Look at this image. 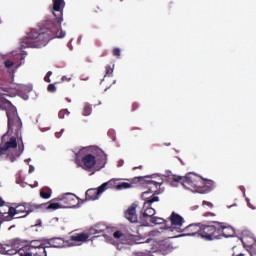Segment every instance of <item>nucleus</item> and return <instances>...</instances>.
<instances>
[{
	"label": "nucleus",
	"mask_w": 256,
	"mask_h": 256,
	"mask_svg": "<svg viewBox=\"0 0 256 256\" xmlns=\"http://www.w3.org/2000/svg\"><path fill=\"white\" fill-rule=\"evenodd\" d=\"M161 223H163V219L154 216L150 222H146V225H161Z\"/></svg>",
	"instance_id": "473e14b6"
},
{
	"label": "nucleus",
	"mask_w": 256,
	"mask_h": 256,
	"mask_svg": "<svg viewBox=\"0 0 256 256\" xmlns=\"http://www.w3.org/2000/svg\"><path fill=\"white\" fill-rule=\"evenodd\" d=\"M113 237H114V239H121V237H123V232L116 231L113 233Z\"/></svg>",
	"instance_id": "58836bf2"
},
{
	"label": "nucleus",
	"mask_w": 256,
	"mask_h": 256,
	"mask_svg": "<svg viewBox=\"0 0 256 256\" xmlns=\"http://www.w3.org/2000/svg\"><path fill=\"white\" fill-rule=\"evenodd\" d=\"M134 181H137V183H140L146 187L149 193H153L154 195H159V193H161V185H163V179L160 177L140 176L135 177Z\"/></svg>",
	"instance_id": "20e7f679"
},
{
	"label": "nucleus",
	"mask_w": 256,
	"mask_h": 256,
	"mask_svg": "<svg viewBox=\"0 0 256 256\" xmlns=\"http://www.w3.org/2000/svg\"><path fill=\"white\" fill-rule=\"evenodd\" d=\"M113 187H115V181L110 180V181H108L106 183H103L96 190L98 191L99 195H103V193H105V191H107V189H113Z\"/></svg>",
	"instance_id": "393cba45"
},
{
	"label": "nucleus",
	"mask_w": 256,
	"mask_h": 256,
	"mask_svg": "<svg viewBox=\"0 0 256 256\" xmlns=\"http://www.w3.org/2000/svg\"><path fill=\"white\" fill-rule=\"evenodd\" d=\"M13 219H17L15 217V210L11 206H0V222L4 223L7 221H13Z\"/></svg>",
	"instance_id": "9d476101"
},
{
	"label": "nucleus",
	"mask_w": 256,
	"mask_h": 256,
	"mask_svg": "<svg viewBox=\"0 0 256 256\" xmlns=\"http://www.w3.org/2000/svg\"><path fill=\"white\" fill-rule=\"evenodd\" d=\"M53 3V15L56 17L57 23L49 28L32 29L25 37L21 39V47L27 49V47L39 49L45 47L51 39H63L65 32L61 29V21H63V9H65V0H52Z\"/></svg>",
	"instance_id": "f257e3e1"
},
{
	"label": "nucleus",
	"mask_w": 256,
	"mask_h": 256,
	"mask_svg": "<svg viewBox=\"0 0 256 256\" xmlns=\"http://www.w3.org/2000/svg\"><path fill=\"white\" fill-rule=\"evenodd\" d=\"M154 216H155V209H153L149 205H146V207L144 205L142 210L140 211V221H144L145 223L149 221L150 223L151 219H153Z\"/></svg>",
	"instance_id": "9b49d317"
},
{
	"label": "nucleus",
	"mask_w": 256,
	"mask_h": 256,
	"mask_svg": "<svg viewBox=\"0 0 256 256\" xmlns=\"http://www.w3.org/2000/svg\"><path fill=\"white\" fill-rule=\"evenodd\" d=\"M200 237L206 241L221 238V222L214 221L210 225H201Z\"/></svg>",
	"instance_id": "39448f33"
},
{
	"label": "nucleus",
	"mask_w": 256,
	"mask_h": 256,
	"mask_svg": "<svg viewBox=\"0 0 256 256\" xmlns=\"http://www.w3.org/2000/svg\"><path fill=\"white\" fill-rule=\"evenodd\" d=\"M11 229H15V225H12L8 228L9 231H11Z\"/></svg>",
	"instance_id": "09e8293b"
},
{
	"label": "nucleus",
	"mask_w": 256,
	"mask_h": 256,
	"mask_svg": "<svg viewBox=\"0 0 256 256\" xmlns=\"http://www.w3.org/2000/svg\"><path fill=\"white\" fill-rule=\"evenodd\" d=\"M236 256H245V254H238V255H236Z\"/></svg>",
	"instance_id": "603ef678"
},
{
	"label": "nucleus",
	"mask_w": 256,
	"mask_h": 256,
	"mask_svg": "<svg viewBox=\"0 0 256 256\" xmlns=\"http://www.w3.org/2000/svg\"><path fill=\"white\" fill-rule=\"evenodd\" d=\"M98 155H100L102 167H105V163H107V154L101 149L97 150Z\"/></svg>",
	"instance_id": "7c9ffc66"
},
{
	"label": "nucleus",
	"mask_w": 256,
	"mask_h": 256,
	"mask_svg": "<svg viewBox=\"0 0 256 256\" xmlns=\"http://www.w3.org/2000/svg\"><path fill=\"white\" fill-rule=\"evenodd\" d=\"M112 55L114 57H121V49L119 48H114L113 51H112Z\"/></svg>",
	"instance_id": "c9c22d12"
},
{
	"label": "nucleus",
	"mask_w": 256,
	"mask_h": 256,
	"mask_svg": "<svg viewBox=\"0 0 256 256\" xmlns=\"http://www.w3.org/2000/svg\"><path fill=\"white\" fill-rule=\"evenodd\" d=\"M151 192L149 191H145L142 193V199L144 202V209L147 207H151V205H153V203H157L159 201V198L156 194H152L151 196H148Z\"/></svg>",
	"instance_id": "2eb2a0df"
},
{
	"label": "nucleus",
	"mask_w": 256,
	"mask_h": 256,
	"mask_svg": "<svg viewBox=\"0 0 256 256\" xmlns=\"http://www.w3.org/2000/svg\"><path fill=\"white\" fill-rule=\"evenodd\" d=\"M124 215L127 221L130 223H137V204L133 203L131 206H129Z\"/></svg>",
	"instance_id": "f8f14e48"
},
{
	"label": "nucleus",
	"mask_w": 256,
	"mask_h": 256,
	"mask_svg": "<svg viewBox=\"0 0 256 256\" xmlns=\"http://www.w3.org/2000/svg\"><path fill=\"white\" fill-rule=\"evenodd\" d=\"M234 233L233 228L225 226V223H221L220 237L221 235H223V237H233Z\"/></svg>",
	"instance_id": "b1692460"
},
{
	"label": "nucleus",
	"mask_w": 256,
	"mask_h": 256,
	"mask_svg": "<svg viewBox=\"0 0 256 256\" xmlns=\"http://www.w3.org/2000/svg\"><path fill=\"white\" fill-rule=\"evenodd\" d=\"M52 75H53V72L48 71L47 74H46V77H51Z\"/></svg>",
	"instance_id": "de8ad7c7"
},
{
	"label": "nucleus",
	"mask_w": 256,
	"mask_h": 256,
	"mask_svg": "<svg viewBox=\"0 0 256 256\" xmlns=\"http://www.w3.org/2000/svg\"><path fill=\"white\" fill-rule=\"evenodd\" d=\"M89 237H91V235H89V232L88 233H80V234L71 236V241L83 243V242L87 241V239H89Z\"/></svg>",
	"instance_id": "a878e982"
},
{
	"label": "nucleus",
	"mask_w": 256,
	"mask_h": 256,
	"mask_svg": "<svg viewBox=\"0 0 256 256\" xmlns=\"http://www.w3.org/2000/svg\"><path fill=\"white\" fill-rule=\"evenodd\" d=\"M204 217H215L214 213L208 212L204 214Z\"/></svg>",
	"instance_id": "79ce46f5"
},
{
	"label": "nucleus",
	"mask_w": 256,
	"mask_h": 256,
	"mask_svg": "<svg viewBox=\"0 0 256 256\" xmlns=\"http://www.w3.org/2000/svg\"><path fill=\"white\" fill-rule=\"evenodd\" d=\"M4 65L7 69H11V67H13V65H15V63L11 60H6Z\"/></svg>",
	"instance_id": "e433bc0d"
},
{
	"label": "nucleus",
	"mask_w": 256,
	"mask_h": 256,
	"mask_svg": "<svg viewBox=\"0 0 256 256\" xmlns=\"http://www.w3.org/2000/svg\"><path fill=\"white\" fill-rule=\"evenodd\" d=\"M77 195L73 193H66L63 196H58L54 201H61L63 209H71L77 206Z\"/></svg>",
	"instance_id": "0eeeda50"
},
{
	"label": "nucleus",
	"mask_w": 256,
	"mask_h": 256,
	"mask_svg": "<svg viewBox=\"0 0 256 256\" xmlns=\"http://www.w3.org/2000/svg\"><path fill=\"white\" fill-rule=\"evenodd\" d=\"M0 109L2 111H6L7 119L9 122V125H11V122L16 120V122L19 124V116L17 115V108L11 104V102L5 98H0Z\"/></svg>",
	"instance_id": "423d86ee"
},
{
	"label": "nucleus",
	"mask_w": 256,
	"mask_h": 256,
	"mask_svg": "<svg viewBox=\"0 0 256 256\" xmlns=\"http://www.w3.org/2000/svg\"><path fill=\"white\" fill-rule=\"evenodd\" d=\"M135 183H138L135 179H133L131 181V183L129 182H121L120 184L116 185V189L121 190V189H131L133 188V185H135Z\"/></svg>",
	"instance_id": "bb28decb"
},
{
	"label": "nucleus",
	"mask_w": 256,
	"mask_h": 256,
	"mask_svg": "<svg viewBox=\"0 0 256 256\" xmlns=\"http://www.w3.org/2000/svg\"><path fill=\"white\" fill-rule=\"evenodd\" d=\"M169 221L172 227H175V229H181V227H183V223H185V219H183L181 215L175 212H172V214L169 217Z\"/></svg>",
	"instance_id": "4468645a"
},
{
	"label": "nucleus",
	"mask_w": 256,
	"mask_h": 256,
	"mask_svg": "<svg viewBox=\"0 0 256 256\" xmlns=\"http://www.w3.org/2000/svg\"><path fill=\"white\" fill-rule=\"evenodd\" d=\"M49 246H45L42 240H32L29 244H26L24 248L20 251H31L35 249L47 248Z\"/></svg>",
	"instance_id": "f3484780"
},
{
	"label": "nucleus",
	"mask_w": 256,
	"mask_h": 256,
	"mask_svg": "<svg viewBox=\"0 0 256 256\" xmlns=\"http://www.w3.org/2000/svg\"><path fill=\"white\" fill-rule=\"evenodd\" d=\"M0 254L1 255H9V243L6 244L0 243Z\"/></svg>",
	"instance_id": "2f4dec72"
},
{
	"label": "nucleus",
	"mask_w": 256,
	"mask_h": 256,
	"mask_svg": "<svg viewBox=\"0 0 256 256\" xmlns=\"http://www.w3.org/2000/svg\"><path fill=\"white\" fill-rule=\"evenodd\" d=\"M14 217L15 215H19V213H26L25 203L19 204L16 207H13Z\"/></svg>",
	"instance_id": "c85d7f7f"
},
{
	"label": "nucleus",
	"mask_w": 256,
	"mask_h": 256,
	"mask_svg": "<svg viewBox=\"0 0 256 256\" xmlns=\"http://www.w3.org/2000/svg\"><path fill=\"white\" fill-rule=\"evenodd\" d=\"M8 247H11V249H8V255H17V253L19 255V251L27 247V240L21 238L10 239L8 240Z\"/></svg>",
	"instance_id": "6e6552de"
},
{
	"label": "nucleus",
	"mask_w": 256,
	"mask_h": 256,
	"mask_svg": "<svg viewBox=\"0 0 256 256\" xmlns=\"http://www.w3.org/2000/svg\"><path fill=\"white\" fill-rule=\"evenodd\" d=\"M22 127L21 118H19V123H17V120H12L11 124L8 122V131L1 138L0 157L5 155V159H8L11 163H15L17 158L21 157L23 151H25V145L21 137Z\"/></svg>",
	"instance_id": "f03ea898"
},
{
	"label": "nucleus",
	"mask_w": 256,
	"mask_h": 256,
	"mask_svg": "<svg viewBox=\"0 0 256 256\" xmlns=\"http://www.w3.org/2000/svg\"><path fill=\"white\" fill-rule=\"evenodd\" d=\"M95 165H97V158L93 154H85L78 162V166L82 167L84 171H91Z\"/></svg>",
	"instance_id": "1a4fd4ad"
},
{
	"label": "nucleus",
	"mask_w": 256,
	"mask_h": 256,
	"mask_svg": "<svg viewBox=\"0 0 256 256\" xmlns=\"http://www.w3.org/2000/svg\"><path fill=\"white\" fill-rule=\"evenodd\" d=\"M108 227L105 223L99 222L88 230L89 235H99L101 233H105Z\"/></svg>",
	"instance_id": "a211bd4d"
},
{
	"label": "nucleus",
	"mask_w": 256,
	"mask_h": 256,
	"mask_svg": "<svg viewBox=\"0 0 256 256\" xmlns=\"http://www.w3.org/2000/svg\"><path fill=\"white\" fill-rule=\"evenodd\" d=\"M33 171H35V167L30 166V167H29V173H33Z\"/></svg>",
	"instance_id": "a18cd8bd"
},
{
	"label": "nucleus",
	"mask_w": 256,
	"mask_h": 256,
	"mask_svg": "<svg viewBox=\"0 0 256 256\" xmlns=\"http://www.w3.org/2000/svg\"><path fill=\"white\" fill-rule=\"evenodd\" d=\"M137 109H139V104L136 103V102H134V103L132 104V111H137Z\"/></svg>",
	"instance_id": "a19ab883"
},
{
	"label": "nucleus",
	"mask_w": 256,
	"mask_h": 256,
	"mask_svg": "<svg viewBox=\"0 0 256 256\" xmlns=\"http://www.w3.org/2000/svg\"><path fill=\"white\" fill-rule=\"evenodd\" d=\"M3 205H5V201H3V198L0 197V207H3Z\"/></svg>",
	"instance_id": "c03bdc74"
},
{
	"label": "nucleus",
	"mask_w": 256,
	"mask_h": 256,
	"mask_svg": "<svg viewBox=\"0 0 256 256\" xmlns=\"http://www.w3.org/2000/svg\"><path fill=\"white\" fill-rule=\"evenodd\" d=\"M44 81H45L46 83H51V78H50L49 76H45V77H44Z\"/></svg>",
	"instance_id": "37998d69"
},
{
	"label": "nucleus",
	"mask_w": 256,
	"mask_h": 256,
	"mask_svg": "<svg viewBox=\"0 0 256 256\" xmlns=\"http://www.w3.org/2000/svg\"><path fill=\"white\" fill-rule=\"evenodd\" d=\"M48 247L61 248L65 247V240L63 238H50L48 239Z\"/></svg>",
	"instance_id": "5701e85b"
},
{
	"label": "nucleus",
	"mask_w": 256,
	"mask_h": 256,
	"mask_svg": "<svg viewBox=\"0 0 256 256\" xmlns=\"http://www.w3.org/2000/svg\"><path fill=\"white\" fill-rule=\"evenodd\" d=\"M201 225L202 224H190L185 227L184 231H186L187 235H199L201 237Z\"/></svg>",
	"instance_id": "412c9836"
},
{
	"label": "nucleus",
	"mask_w": 256,
	"mask_h": 256,
	"mask_svg": "<svg viewBox=\"0 0 256 256\" xmlns=\"http://www.w3.org/2000/svg\"><path fill=\"white\" fill-rule=\"evenodd\" d=\"M58 200L52 199L47 203L40 204L41 209H47L48 211H57V209H63V204L55 202Z\"/></svg>",
	"instance_id": "dca6fc26"
},
{
	"label": "nucleus",
	"mask_w": 256,
	"mask_h": 256,
	"mask_svg": "<svg viewBox=\"0 0 256 256\" xmlns=\"http://www.w3.org/2000/svg\"><path fill=\"white\" fill-rule=\"evenodd\" d=\"M66 115H69V111H68L67 109L61 110V111L58 113L59 119H65V116H66Z\"/></svg>",
	"instance_id": "f704fd0d"
},
{
	"label": "nucleus",
	"mask_w": 256,
	"mask_h": 256,
	"mask_svg": "<svg viewBox=\"0 0 256 256\" xmlns=\"http://www.w3.org/2000/svg\"><path fill=\"white\" fill-rule=\"evenodd\" d=\"M133 169H143V166L134 167Z\"/></svg>",
	"instance_id": "8fccbe9b"
},
{
	"label": "nucleus",
	"mask_w": 256,
	"mask_h": 256,
	"mask_svg": "<svg viewBox=\"0 0 256 256\" xmlns=\"http://www.w3.org/2000/svg\"><path fill=\"white\" fill-rule=\"evenodd\" d=\"M51 195H53V191L50 188H44L40 191L42 199H51Z\"/></svg>",
	"instance_id": "cd10ccee"
},
{
	"label": "nucleus",
	"mask_w": 256,
	"mask_h": 256,
	"mask_svg": "<svg viewBox=\"0 0 256 256\" xmlns=\"http://www.w3.org/2000/svg\"><path fill=\"white\" fill-rule=\"evenodd\" d=\"M114 67V66H113ZM113 67H111V65H107L105 67V77H111V75H113Z\"/></svg>",
	"instance_id": "72a5a7b5"
},
{
	"label": "nucleus",
	"mask_w": 256,
	"mask_h": 256,
	"mask_svg": "<svg viewBox=\"0 0 256 256\" xmlns=\"http://www.w3.org/2000/svg\"><path fill=\"white\" fill-rule=\"evenodd\" d=\"M85 195H86V198L85 200H82L83 203H85V201H97V199H99V197L101 196L99 194V191L95 188L88 189Z\"/></svg>",
	"instance_id": "4be33fe9"
},
{
	"label": "nucleus",
	"mask_w": 256,
	"mask_h": 256,
	"mask_svg": "<svg viewBox=\"0 0 256 256\" xmlns=\"http://www.w3.org/2000/svg\"><path fill=\"white\" fill-rule=\"evenodd\" d=\"M202 205H207V207H210V209H213V203H211L209 201H203Z\"/></svg>",
	"instance_id": "ea45409f"
},
{
	"label": "nucleus",
	"mask_w": 256,
	"mask_h": 256,
	"mask_svg": "<svg viewBox=\"0 0 256 256\" xmlns=\"http://www.w3.org/2000/svg\"><path fill=\"white\" fill-rule=\"evenodd\" d=\"M48 91L49 93H55L57 91V87H55V84H49Z\"/></svg>",
	"instance_id": "4c0bfd02"
},
{
	"label": "nucleus",
	"mask_w": 256,
	"mask_h": 256,
	"mask_svg": "<svg viewBox=\"0 0 256 256\" xmlns=\"http://www.w3.org/2000/svg\"><path fill=\"white\" fill-rule=\"evenodd\" d=\"M251 241H253V238L243 236L241 238V242L244 247H248L250 249V255L251 256H256V242L251 244Z\"/></svg>",
	"instance_id": "6ab92c4d"
},
{
	"label": "nucleus",
	"mask_w": 256,
	"mask_h": 256,
	"mask_svg": "<svg viewBox=\"0 0 256 256\" xmlns=\"http://www.w3.org/2000/svg\"><path fill=\"white\" fill-rule=\"evenodd\" d=\"M92 112L93 108L91 107V105L85 104L82 111V115H84V117H89V115H91Z\"/></svg>",
	"instance_id": "c756f323"
},
{
	"label": "nucleus",
	"mask_w": 256,
	"mask_h": 256,
	"mask_svg": "<svg viewBox=\"0 0 256 256\" xmlns=\"http://www.w3.org/2000/svg\"><path fill=\"white\" fill-rule=\"evenodd\" d=\"M24 207L26 209V214L23 216L16 217V219H25V217H27V215H29L30 213H33V211H37V209H41V204L37 205L33 202H24Z\"/></svg>",
	"instance_id": "aec40b11"
},
{
	"label": "nucleus",
	"mask_w": 256,
	"mask_h": 256,
	"mask_svg": "<svg viewBox=\"0 0 256 256\" xmlns=\"http://www.w3.org/2000/svg\"><path fill=\"white\" fill-rule=\"evenodd\" d=\"M169 181L174 187L175 183L181 185L189 191H197L198 193H211L213 191V181L202 179L201 176L195 173H188L186 176H169Z\"/></svg>",
	"instance_id": "7ed1b4c3"
},
{
	"label": "nucleus",
	"mask_w": 256,
	"mask_h": 256,
	"mask_svg": "<svg viewBox=\"0 0 256 256\" xmlns=\"http://www.w3.org/2000/svg\"><path fill=\"white\" fill-rule=\"evenodd\" d=\"M47 248H37L34 250H20V256H47Z\"/></svg>",
	"instance_id": "ddd939ff"
},
{
	"label": "nucleus",
	"mask_w": 256,
	"mask_h": 256,
	"mask_svg": "<svg viewBox=\"0 0 256 256\" xmlns=\"http://www.w3.org/2000/svg\"><path fill=\"white\" fill-rule=\"evenodd\" d=\"M62 81H67V77H66V76H63V77H62Z\"/></svg>",
	"instance_id": "3c124183"
},
{
	"label": "nucleus",
	"mask_w": 256,
	"mask_h": 256,
	"mask_svg": "<svg viewBox=\"0 0 256 256\" xmlns=\"http://www.w3.org/2000/svg\"><path fill=\"white\" fill-rule=\"evenodd\" d=\"M137 130H138V131H141V128H137V127H132V128H131V131H137Z\"/></svg>",
	"instance_id": "49530a36"
}]
</instances>
